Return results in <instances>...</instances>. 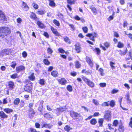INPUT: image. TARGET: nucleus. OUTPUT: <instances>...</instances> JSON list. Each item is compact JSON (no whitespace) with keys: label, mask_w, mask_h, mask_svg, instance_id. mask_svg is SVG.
Returning a JSON list of instances; mask_svg holds the SVG:
<instances>
[{"label":"nucleus","mask_w":132,"mask_h":132,"mask_svg":"<svg viewBox=\"0 0 132 132\" xmlns=\"http://www.w3.org/2000/svg\"><path fill=\"white\" fill-rule=\"evenodd\" d=\"M10 33V29L8 27H0V37H2L4 35L6 36Z\"/></svg>","instance_id":"f257e3e1"},{"label":"nucleus","mask_w":132,"mask_h":132,"mask_svg":"<svg viewBox=\"0 0 132 132\" xmlns=\"http://www.w3.org/2000/svg\"><path fill=\"white\" fill-rule=\"evenodd\" d=\"M70 115L72 118L77 121H80L83 119L82 117L81 116L80 114L75 112L71 111Z\"/></svg>","instance_id":"f03ea898"},{"label":"nucleus","mask_w":132,"mask_h":132,"mask_svg":"<svg viewBox=\"0 0 132 132\" xmlns=\"http://www.w3.org/2000/svg\"><path fill=\"white\" fill-rule=\"evenodd\" d=\"M81 78L86 84L89 87L91 88L94 87L95 84L93 82L84 76H82Z\"/></svg>","instance_id":"7ed1b4c3"},{"label":"nucleus","mask_w":132,"mask_h":132,"mask_svg":"<svg viewBox=\"0 0 132 132\" xmlns=\"http://www.w3.org/2000/svg\"><path fill=\"white\" fill-rule=\"evenodd\" d=\"M87 37L90 38V39L93 41H95L94 37H97V34L95 33L94 32L92 34H88L86 35Z\"/></svg>","instance_id":"20e7f679"},{"label":"nucleus","mask_w":132,"mask_h":132,"mask_svg":"<svg viewBox=\"0 0 132 132\" xmlns=\"http://www.w3.org/2000/svg\"><path fill=\"white\" fill-rule=\"evenodd\" d=\"M0 20L5 22L6 21V18L5 17L4 13L1 11L0 10Z\"/></svg>","instance_id":"39448f33"},{"label":"nucleus","mask_w":132,"mask_h":132,"mask_svg":"<svg viewBox=\"0 0 132 132\" xmlns=\"http://www.w3.org/2000/svg\"><path fill=\"white\" fill-rule=\"evenodd\" d=\"M65 110V109L63 108H57L55 110L56 113L57 115H60V113Z\"/></svg>","instance_id":"423d86ee"},{"label":"nucleus","mask_w":132,"mask_h":132,"mask_svg":"<svg viewBox=\"0 0 132 132\" xmlns=\"http://www.w3.org/2000/svg\"><path fill=\"white\" fill-rule=\"evenodd\" d=\"M57 80L60 84L62 85H65L67 82V80L64 78L58 79Z\"/></svg>","instance_id":"0eeeda50"},{"label":"nucleus","mask_w":132,"mask_h":132,"mask_svg":"<svg viewBox=\"0 0 132 132\" xmlns=\"http://www.w3.org/2000/svg\"><path fill=\"white\" fill-rule=\"evenodd\" d=\"M51 29L53 33L56 36H61L60 33L58 32L57 30L55 29L54 27H51Z\"/></svg>","instance_id":"6e6552de"},{"label":"nucleus","mask_w":132,"mask_h":132,"mask_svg":"<svg viewBox=\"0 0 132 132\" xmlns=\"http://www.w3.org/2000/svg\"><path fill=\"white\" fill-rule=\"evenodd\" d=\"M32 88V86L30 84H27L24 86V90L25 91L30 92Z\"/></svg>","instance_id":"1a4fd4ad"},{"label":"nucleus","mask_w":132,"mask_h":132,"mask_svg":"<svg viewBox=\"0 0 132 132\" xmlns=\"http://www.w3.org/2000/svg\"><path fill=\"white\" fill-rule=\"evenodd\" d=\"M25 69V67L23 65H20L16 68V70L18 72L21 71H23Z\"/></svg>","instance_id":"9d476101"},{"label":"nucleus","mask_w":132,"mask_h":132,"mask_svg":"<svg viewBox=\"0 0 132 132\" xmlns=\"http://www.w3.org/2000/svg\"><path fill=\"white\" fill-rule=\"evenodd\" d=\"M110 112V111H108L105 115L104 118L107 120L109 121L111 119Z\"/></svg>","instance_id":"9b49d317"},{"label":"nucleus","mask_w":132,"mask_h":132,"mask_svg":"<svg viewBox=\"0 0 132 132\" xmlns=\"http://www.w3.org/2000/svg\"><path fill=\"white\" fill-rule=\"evenodd\" d=\"M8 85L10 89H12L14 87V83L12 81L9 82H8Z\"/></svg>","instance_id":"f8f14e48"},{"label":"nucleus","mask_w":132,"mask_h":132,"mask_svg":"<svg viewBox=\"0 0 132 132\" xmlns=\"http://www.w3.org/2000/svg\"><path fill=\"white\" fill-rule=\"evenodd\" d=\"M10 51L9 49H5L2 50L1 52V55H3L4 54H8Z\"/></svg>","instance_id":"ddd939ff"},{"label":"nucleus","mask_w":132,"mask_h":132,"mask_svg":"<svg viewBox=\"0 0 132 132\" xmlns=\"http://www.w3.org/2000/svg\"><path fill=\"white\" fill-rule=\"evenodd\" d=\"M86 61L89 64L91 67L93 66V63L91 59L88 57H87L86 58Z\"/></svg>","instance_id":"4468645a"},{"label":"nucleus","mask_w":132,"mask_h":132,"mask_svg":"<svg viewBox=\"0 0 132 132\" xmlns=\"http://www.w3.org/2000/svg\"><path fill=\"white\" fill-rule=\"evenodd\" d=\"M52 126V125L50 124L44 123L42 126V128L45 127L46 128L50 129Z\"/></svg>","instance_id":"2eb2a0df"},{"label":"nucleus","mask_w":132,"mask_h":132,"mask_svg":"<svg viewBox=\"0 0 132 132\" xmlns=\"http://www.w3.org/2000/svg\"><path fill=\"white\" fill-rule=\"evenodd\" d=\"M0 117L2 118H4L7 117V116L2 111L0 112Z\"/></svg>","instance_id":"dca6fc26"},{"label":"nucleus","mask_w":132,"mask_h":132,"mask_svg":"<svg viewBox=\"0 0 132 132\" xmlns=\"http://www.w3.org/2000/svg\"><path fill=\"white\" fill-rule=\"evenodd\" d=\"M75 50L77 52L79 53L81 51V48L79 44L75 45Z\"/></svg>","instance_id":"f3484780"},{"label":"nucleus","mask_w":132,"mask_h":132,"mask_svg":"<svg viewBox=\"0 0 132 132\" xmlns=\"http://www.w3.org/2000/svg\"><path fill=\"white\" fill-rule=\"evenodd\" d=\"M29 111V116L30 117H31L33 116L35 114V112L34 111V110L32 109H30Z\"/></svg>","instance_id":"a211bd4d"},{"label":"nucleus","mask_w":132,"mask_h":132,"mask_svg":"<svg viewBox=\"0 0 132 132\" xmlns=\"http://www.w3.org/2000/svg\"><path fill=\"white\" fill-rule=\"evenodd\" d=\"M22 7L26 10H28L29 7L25 2H23Z\"/></svg>","instance_id":"6ab92c4d"},{"label":"nucleus","mask_w":132,"mask_h":132,"mask_svg":"<svg viewBox=\"0 0 132 132\" xmlns=\"http://www.w3.org/2000/svg\"><path fill=\"white\" fill-rule=\"evenodd\" d=\"M90 9L93 12V13L95 15H96L97 13V11L95 7L92 6L91 7Z\"/></svg>","instance_id":"aec40b11"},{"label":"nucleus","mask_w":132,"mask_h":132,"mask_svg":"<svg viewBox=\"0 0 132 132\" xmlns=\"http://www.w3.org/2000/svg\"><path fill=\"white\" fill-rule=\"evenodd\" d=\"M51 75L54 77H56L58 76V75L57 72L56 71H52L51 73Z\"/></svg>","instance_id":"412c9836"},{"label":"nucleus","mask_w":132,"mask_h":132,"mask_svg":"<svg viewBox=\"0 0 132 132\" xmlns=\"http://www.w3.org/2000/svg\"><path fill=\"white\" fill-rule=\"evenodd\" d=\"M37 24L40 28H44V24L40 21H37Z\"/></svg>","instance_id":"4be33fe9"},{"label":"nucleus","mask_w":132,"mask_h":132,"mask_svg":"<svg viewBox=\"0 0 132 132\" xmlns=\"http://www.w3.org/2000/svg\"><path fill=\"white\" fill-rule=\"evenodd\" d=\"M72 129V128L69 125L66 126L64 128V129L68 132H69L70 130H71Z\"/></svg>","instance_id":"5701e85b"},{"label":"nucleus","mask_w":132,"mask_h":132,"mask_svg":"<svg viewBox=\"0 0 132 132\" xmlns=\"http://www.w3.org/2000/svg\"><path fill=\"white\" fill-rule=\"evenodd\" d=\"M128 50L127 48L126 50L124 51H122L121 50H120L119 54L121 56L124 55L126 54Z\"/></svg>","instance_id":"b1692460"},{"label":"nucleus","mask_w":132,"mask_h":132,"mask_svg":"<svg viewBox=\"0 0 132 132\" xmlns=\"http://www.w3.org/2000/svg\"><path fill=\"white\" fill-rule=\"evenodd\" d=\"M4 111L7 113H9L13 111V110L11 109L6 108L4 109Z\"/></svg>","instance_id":"393cba45"},{"label":"nucleus","mask_w":132,"mask_h":132,"mask_svg":"<svg viewBox=\"0 0 132 132\" xmlns=\"http://www.w3.org/2000/svg\"><path fill=\"white\" fill-rule=\"evenodd\" d=\"M82 73H85L87 75H89L91 74L92 72L90 70L86 71V70H82Z\"/></svg>","instance_id":"a878e982"},{"label":"nucleus","mask_w":132,"mask_h":132,"mask_svg":"<svg viewBox=\"0 0 132 132\" xmlns=\"http://www.w3.org/2000/svg\"><path fill=\"white\" fill-rule=\"evenodd\" d=\"M117 47L119 48H122L124 47L123 44L120 42H119L118 43Z\"/></svg>","instance_id":"bb28decb"},{"label":"nucleus","mask_w":132,"mask_h":132,"mask_svg":"<svg viewBox=\"0 0 132 132\" xmlns=\"http://www.w3.org/2000/svg\"><path fill=\"white\" fill-rule=\"evenodd\" d=\"M20 100L19 98H16L14 101V103L15 105H17L19 103Z\"/></svg>","instance_id":"cd10ccee"},{"label":"nucleus","mask_w":132,"mask_h":132,"mask_svg":"<svg viewBox=\"0 0 132 132\" xmlns=\"http://www.w3.org/2000/svg\"><path fill=\"white\" fill-rule=\"evenodd\" d=\"M118 130L119 132H124V128L122 125H120L119 127Z\"/></svg>","instance_id":"c85d7f7f"},{"label":"nucleus","mask_w":132,"mask_h":132,"mask_svg":"<svg viewBox=\"0 0 132 132\" xmlns=\"http://www.w3.org/2000/svg\"><path fill=\"white\" fill-rule=\"evenodd\" d=\"M16 65V62L15 61H13L11 63V66L14 69Z\"/></svg>","instance_id":"c756f323"},{"label":"nucleus","mask_w":132,"mask_h":132,"mask_svg":"<svg viewBox=\"0 0 132 132\" xmlns=\"http://www.w3.org/2000/svg\"><path fill=\"white\" fill-rule=\"evenodd\" d=\"M97 121L96 119H93L90 121V123L92 125H95L96 124Z\"/></svg>","instance_id":"7c9ffc66"},{"label":"nucleus","mask_w":132,"mask_h":132,"mask_svg":"<svg viewBox=\"0 0 132 132\" xmlns=\"http://www.w3.org/2000/svg\"><path fill=\"white\" fill-rule=\"evenodd\" d=\"M30 18L34 20H36L37 18L35 14L34 13H32L30 16Z\"/></svg>","instance_id":"2f4dec72"},{"label":"nucleus","mask_w":132,"mask_h":132,"mask_svg":"<svg viewBox=\"0 0 132 132\" xmlns=\"http://www.w3.org/2000/svg\"><path fill=\"white\" fill-rule=\"evenodd\" d=\"M126 99L128 103H131V101L129 98V94H127Z\"/></svg>","instance_id":"473e14b6"},{"label":"nucleus","mask_w":132,"mask_h":132,"mask_svg":"<svg viewBox=\"0 0 132 132\" xmlns=\"http://www.w3.org/2000/svg\"><path fill=\"white\" fill-rule=\"evenodd\" d=\"M75 66L77 68H79L81 66V64L79 63L78 61H77L75 62Z\"/></svg>","instance_id":"72a5a7b5"},{"label":"nucleus","mask_w":132,"mask_h":132,"mask_svg":"<svg viewBox=\"0 0 132 132\" xmlns=\"http://www.w3.org/2000/svg\"><path fill=\"white\" fill-rule=\"evenodd\" d=\"M44 117L46 118H52L53 116L52 115H51L47 113L44 115Z\"/></svg>","instance_id":"f704fd0d"},{"label":"nucleus","mask_w":132,"mask_h":132,"mask_svg":"<svg viewBox=\"0 0 132 132\" xmlns=\"http://www.w3.org/2000/svg\"><path fill=\"white\" fill-rule=\"evenodd\" d=\"M67 89L70 92H72V87L70 85L68 86L67 87Z\"/></svg>","instance_id":"c9c22d12"},{"label":"nucleus","mask_w":132,"mask_h":132,"mask_svg":"<svg viewBox=\"0 0 132 132\" xmlns=\"http://www.w3.org/2000/svg\"><path fill=\"white\" fill-rule=\"evenodd\" d=\"M64 40L67 43H70V40L69 38L67 37L64 38Z\"/></svg>","instance_id":"e433bc0d"},{"label":"nucleus","mask_w":132,"mask_h":132,"mask_svg":"<svg viewBox=\"0 0 132 132\" xmlns=\"http://www.w3.org/2000/svg\"><path fill=\"white\" fill-rule=\"evenodd\" d=\"M53 22L55 25L57 26H59L60 25L59 22L56 20H54Z\"/></svg>","instance_id":"4c0bfd02"},{"label":"nucleus","mask_w":132,"mask_h":132,"mask_svg":"<svg viewBox=\"0 0 132 132\" xmlns=\"http://www.w3.org/2000/svg\"><path fill=\"white\" fill-rule=\"evenodd\" d=\"M68 24L69 25V26L71 28V30L72 31H74L75 29V28L74 27V26L73 24H71L69 23H68Z\"/></svg>","instance_id":"58836bf2"},{"label":"nucleus","mask_w":132,"mask_h":132,"mask_svg":"<svg viewBox=\"0 0 132 132\" xmlns=\"http://www.w3.org/2000/svg\"><path fill=\"white\" fill-rule=\"evenodd\" d=\"M129 57H125V59H126V60H129L130 59V58H131V51H129Z\"/></svg>","instance_id":"ea45409f"},{"label":"nucleus","mask_w":132,"mask_h":132,"mask_svg":"<svg viewBox=\"0 0 132 132\" xmlns=\"http://www.w3.org/2000/svg\"><path fill=\"white\" fill-rule=\"evenodd\" d=\"M29 78L31 80H33L35 78V76L34 75V74L33 73L29 77Z\"/></svg>","instance_id":"a19ab883"},{"label":"nucleus","mask_w":132,"mask_h":132,"mask_svg":"<svg viewBox=\"0 0 132 132\" xmlns=\"http://www.w3.org/2000/svg\"><path fill=\"white\" fill-rule=\"evenodd\" d=\"M114 12H113V13L112 15L110 16L108 18V20L109 21H110L111 20L113 19V16L114 15Z\"/></svg>","instance_id":"79ce46f5"},{"label":"nucleus","mask_w":132,"mask_h":132,"mask_svg":"<svg viewBox=\"0 0 132 132\" xmlns=\"http://www.w3.org/2000/svg\"><path fill=\"white\" fill-rule=\"evenodd\" d=\"M99 85L101 87H104L106 86V84L105 83H101Z\"/></svg>","instance_id":"37998d69"},{"label":"nucleus","mask_w":132,"mask_h":132,"mask_svg":"<svg viewBox=\"0 0 132 132\" xmlns=\"http://www.w3.org/2000/svg\"><path fill=\"white\" fill-rule=\"evenodd\" d=\"M76 0H67V3L69 4H74Z\"/></svg>","instance_id":"c03bdc74"},{"label":"nucleus","mask_w":132,"mask_h":132,"mask_svg":"<svg viewBox=\"0 0 132 132\" xmlns=\"http://www.w3.org/2000/svg\"><path fill=\"white\" fill-rule=\"evenodd\" d=\"M29 132H37L35 129L32 128H30L29 129Z\"/></svg>","instance_id":"a18cd8bd"},{"label":"nucleus","mask_w":132,"mask_h":132,"mask_svg":"<svg viewBox=\"0 0 132 132\" xmlns=\"http://www.w3.org/2000/svg\"><path fill=\"white\" fill-rule=\"evenodd\" d=\"M92 102L96 105H98L99 104L98 101L95 99L93 100Z\"/></svg>","instance_id":"49530a36"},{"label":"nucleus","mask_w":132,"mask_h":132,"mask_svg":"<svg viewBox=\"0 0 132 132\" xmlns=\"http://www.w3.org/2000/svg\"><path fill=\"white\" fill-rule=\"evenodd\" d=\"M45 81L43 79H41L40 80L39 83L40 85H44L45 84Z\"/></svg>","instance_id":"de8ad7c7"},{"label":"nucleus","mask_w":132,"mask_h":132,"mask_svg":"<svg viewBox=\"0 0 132 132\" xmlns=\"http://www.w3.org/2000/svg\"><path fill=\"white\" fill-rule=\"evenodd\" d=\"M109 105V103L108 102H105L103 103L102 104V106H108Z\"/></svg>","instance_id":"09e8293b"},{"label":"nucleus","mask_w":132,"mask_h":132,"mask_svg":"<svg viewBox=\"0 0 132 132\" xmlns=\"http://www.w3.org/2000/svg\"><path fill=\"white\" fill-rule=\"evenodd\" d=\"M82 30L85 33H86L88 32V29L87 27H83L82 28Z\"/></svg>","instance_id":"8fccbe9b"},{"label":"nucleus","mask_w":132,"mask_h":132,"mask_svg":"<svg viewBox=\"0 0 132 132\" xmlns=\"http://www.w3.org/2000/svg\"><path fill=\"white\" fill-rule=\"evenodd\" d=\"M43 62L44 64L46 65H49L50 64V62L48 61L47 59H44L43 61Z\"/></svg>","instance_id":"3c124183"},{"label":"nucleus","mask_w":132,"mask_h":132,"mask_svg":"<svg viewBox=\"0 0 132 132\" xmlns=\"http://www.w3.org/2000/svg\"><path fill=\"white\" fill-rule=\"evenodd\" d=\"M11 77L12 78L15 79L18 77L17 74L15 73L11 75Z\"/></svg>","instance_id":"603ef678"},{"label":"nucleus","mask_w":132,"mask_h":132,"mask_svg":"<svg viewBox=\"0 0 132 132\" xmlns=\"http://www.w3.org/2000/svg\"><path fill=\"white\" fill-rule=\"evenodd\" d=\"M103 122V119H99L98 121V123L100 124V126H102V124Z\"/></svg>","instance_id":"864d4df0"},{"label":"nucleus","mask_w":132,"mask_h":132,"mask_svg":"<svg viewBox=\"0 0 132 132\" xmlns=\"http://www.w3.org/2000/svg\"><path fill=\"white\" fill-rule=\"evenodd\" d=\"M49 5L50 6H51L55 7V4L54 1H53L50 2Z\"/></svg>","instance_id":"5fc2aeb1"},{"label":"nucleus","mask_w":132,"mask_h":132,"mask_svg":"<svg viewBox=\"0 0 132 132\" xmlns=\"http://www.w3.org/2000/svg\"><path fill=\"white\" fill-rule=\"evenodd\" d=\"M95 50L97 54L99 55L100 53L101 50L99 48H95Z\"/></svg>","instance_id":"6e6d98bb"},{"label":"nucleus","mask_w":132,"mask_h":132,"mask_svg":"<svg viewBox=\"0 0 132 132\" xmlns=\"http://www.w3.org/2000/svg\"><path fill=\"white\" fill-rule=\"evenodd\" d=\"M53 51L50 48H48L47 50V52L48 53L51 54Z\"/></svg>","instance_id":"4d7b16f0"},{"label":"nucleus","mask_w":132,"mask_h":132,"mask_svg":"<svg viewBox=\"0 0 132 132\" xmlns=\"http://www.w3.org/2000/svg\"><path fill=\"white\" fill-rule=\"evenodd\" d=\"M115 105V102L114 101L112 100L110 101V105L112 107H113Z\"/></svg>","instance_id":"13d9d810"},{"label":"nucleus","mask_w":132,"mask_h":132,"mask_svg":"<svg viewBox=\"0 0 132 132\" xmlns=\"http://www.w3.org/2000/svg\"><path fill=\"white\" fill-rule=\"evenodd\" d=\"M103 71V70L101 68H100L98 70V71L101 76H103L104 75Z\"/></svg>","instance_id":"bf43d9fd"},{"label":"nucleus","mask_w":132,"mask_h":132,"mask_svg":"<svg viewBox=\"0 0 132 132\" xmlns=\"http://www.w3.org/2000/svg\"><path fill=\"white\" fill-rule=\"evenodd\" d=\"M104 44L107 48L110 46V43L108 42H106L104 43Z\"/></svg>","instance_id":"052dcab7"},{"label":"nucleus","mask_w":132,"mask_h":132,"mask_svg":"<svg viewBox=\"0 0 132 132\" xmlns=\"http://www.w3.org/2000/svg\"><path fill=\"white\" fill-rule=\"evenodd\" d=\"M22 55L23 57L25 58L27 56V53L25 51H24L22 52Z\"/></svg>","instance_id":"680f3d73"},{"label":"nucleus","mask_w":132,"mask_h":132,"mask_svg":"<svg viewBox=\"0 0 132 132\" xmlns=\"http://www.w3.org/2000/svg\"><path fill=\"white\" fill-rule=\"evenodd\" d=\"M118 124V122L117 120H115L113 122V126H117Z\"/></svg>","instance_id":"e2e57ef3"},{"label":"nucleus","mask_w":132,"mask_h":132,"mask_svg":"<svg viewBox=\"0 0 132 132\" xmlns=\"http://www.w3.org/2000/svg\"><path fill=\"white\" fill-rule=\"evenodd\" d=\"M119 90L118 89H113L112 90L111 92L112 94H114L118 92Z\"/></svg>","instance_id":"0e129e2a"},{"label":"nucleus","mask_w":132,"mask_h":132,"mask_svg":"<svg viewBox=\"0 0 132 132\" xmlns=\"http://www.w3.org/2000/svg\"><path fill=\"white\" fill-rule=\"evenodd\" d=\"M33 7L34 8L36 9H37L38 8V5L37 4H36L35 3H33L32 4Z\"/></svg>","instance_id":"69168bd1"},{"label":"nucleus","mask_w":132,"mask_h":132,"mask_svg":"<svg viewBox=\"0 0 132 132\" xmlns=\"http://www.w3.org/2000/svg\"><path fill=\"white\" fill-rule=\"evenodd\" d=\"M114 64V63L112 62H110V65L112 69H114L115 68V67L113 65Z\"/></svg>","instance_id":"338daca9"},{"label":"nucleus","mask_w":132,"mask_h":132,"mask_svg":"<svg viewBox=\"0 0 132 132\" xmlns=\"http://www.w3.org/2000/svg\"><path fill=\"white\" fill-rule=\"evenodd\" d=\"M58 51L60 53H63L65 52V51L62 48H60L58 49Z\"/></svg>","instance_id":"774afa93"}]
</instances>
